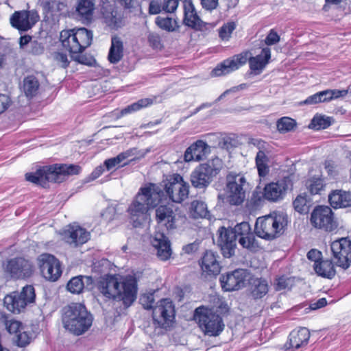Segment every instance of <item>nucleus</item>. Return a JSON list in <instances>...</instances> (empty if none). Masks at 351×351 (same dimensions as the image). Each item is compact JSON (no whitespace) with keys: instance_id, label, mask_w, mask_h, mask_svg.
Returning a JSON list of instances; mask_svg holds the SVG:
<instances>
[{"instance_id":"nucleus-9","label":"nucleus","mask_w":351,"mask_h":351,"mask_svg":"<svg viewBox=\"0 0 351 351\" xmlns=\"http://www.w3.org/2000/svg\"><path fill=\"white\" fill-rule=\"evenodd\" d=\"M222 166V162L218 157H215L206 162L199 165L191 175L192 185L197 189L207 186L213 176L217 175Z\"/></svg>"},{"instance_id":"nucleus-57","label":"nucleus","mask_w":351,"mask_h":351,"mask_svg":"<svg viewBox=\"0 0 351 351\" xmlns=\"http://www.w3.org/2000/svg\"><path fill=\"white\" fill-rule=\"evenodd\" d=\"M140 302L144 308H152L154 302V295L152 293L144 294L141 297Z\"/></svg>"},{"instance_id":"nucleus-16","label":"nucleus","mask_w":351,"mask_h":351,"mask_svg":"<svg viewBox=\"0 0 351 351\" xmlns=\"http://www.w3.org/2000/svg\"><path fill=\"white\" fill-rule=\"evenodd\" d=\"M5 271L12 278L25 279L32 275L34 267L28 260L23 258H15L7 262Z\"/></svg>"},{"instance_id":"nucleus-17","label":"nucleus","mask_w":351,"mask_h":351,"mask_svg":"<svg viewBox=\"0 0 351 351\" xmlns=\"http://www.w3.org/2000/svg\"><path fill=\"white\" fill-rule=\"evenodd\" d=\"M12 27L19 31H27L39 20V15L36 10H22L15 12L10 17Z\"/></svg>"},{"instance_id":"nucleus-31","label":"nucleus","mask_w":351,"mask_h":351,"mask_svg":"<svg viewBox=\"0 0 351 351\" xmlns=\"http://www.w3.org/2000/svg\"><path fill=\"white\" fill-rule=\"evenodd\" d=\"M201 268L204 273L208 275H217L220 272V265L215 254L207 251L202 259Z\"/></svg>"},{"instance_id":"nucleus-18","label":"nucleus","mask_w":351,"mask_h":351,"mask_svg":"<svg viewBox=\"0 0 351 351\" xmlns=\"http://www.w3.org/2000/svg\"><path fill=\"white\" fill-rule=\"evenodd\" d=\"M248 54V51H244L223 60L212 71V75L221 76L237 70L247 62Z\"/></svg>"},{"instance_id":"nucleus-13","label":"nucleus","mask_w":351,"mask_h":351,"mask_svg":"<svg viewBox=\"0 0 351 351\" xmlns=\"http://www.w3.org/2000/svg\"><path fill=\"white\" fill-rule=\"evenodd\" d=\"M174 318V306L169 299L161 300L153 308V319L160 327L169 326Z\"/></svg>"},{"instance_id":"nucleus-1","label":"nucleus","mask_w":351,"mask_h":351,"mask_svg":"<svg viewBox=\"0 0 351 351\" xmlns=\"http://www.w3.org/2000/svg\"><path fill=\"white\" fill-rule=\"evenodd\" d=\"M96 287L106 298L123 301L128 306L136 298L137 282L132 276H106L97 280Z\"/></svg>"},{"instance_id":"nucleus-38","label":"nucleus","mask_w":351,"mask_h":351,"mask_svg":"<svg viewBox=\"0 0 351 351\" xmlns=\"http://www.w3.org/2000/svg\"><path fill=\"white\" fill-rule=\"evenodd\" d=\"M135 155V149H128L124 152L120 153L118 156L114 158H111L109 159H107L104 161V165L106 166L107 170H110L112 168L117 167V166H123V165H121L122 162H123L125 160L128 159L129 158L134 156ZM127 163H123V165H126Z\"/></svg>"},{"instance_id":"nucleus-58","label":"nucleus","mask_w":351,"mask_h":351,"mask_svg":"<svg viewBox=\"0 0 351 351\" xmlns=\"http://www.w3.org/2000/svg\"><path fill=\"white\" fill-rule=\"evenodd\" d=\"M162 10V3L158 0H151L149 5V13L158 14Z\"/></svg>"},{"instance_id":"nucleus-12","label":"nucleus","mask_w":351,"mask_h":351,"mask_svg":"<svg viewBox=\"0 0 351 351\" xmlns=\"http://www.w3.org/2000/svg\"><path fill=\"white\" fill-rule=\"evenodd\" d=\"M38 265L43 276L48 280L56 281L62 274L60 263L53 255H40L38 258Z\"/></svg>"},{"instance_id":"nucleus-19","label":"nucleus","mask_w":351,"mask_h":351,"mask_svg":"<svg viewBox=\"0 0 351 351\" xmlns=\"http://www.w3.org/2000/svg\"><path fill=\"white\" fill-rule=\"evenodd\" d=\"M291 185V180L287 177L276 182H271L264 188V197L271 202H278L283 199Z\"/></svg>"},{"instance_id":"nucleus-56","label":"nucleus","mask_w":351,"mask_h":351,"mask_svg":"<svg viewBox=\"0 0 351 351\" xmlns=\"http://www.w3.org/2000/svg\"><path fill=\"white\" fill-rule=\"evenodd\" d=\"M162 3L163 11L172 13L176 10L179 1L178 0H164Z\"/></svg>"},{"instance_id":"nucleus-32","label":"nucleus","mask_w":351,"mask_h":351,"mask_svg":"<svg viewBox=\"0 0 351 351\" xmlns=\"http://www.w3.org/2000/svg\"><path fill=\"white\" fill-rule=\"evenodd\" d=\"M330 205L335 208L351 206V193L342 190L332 191L328 196Z\"/></svg>"},{"instance_id":"nucleus-53","label":"nucleus","mask_w":351,"mask_h":351,"mask_svg":"<svg viewBox=\"0 0 351 351\" xmlns=\"http://www.w3.org/2000/svg\"><path fill=\"white\" fill-rule=\"evenodd\" d=\"M117 213V208L116 206L111 205L108 206L103 212L101 213V217L106 222H110L112 221Z\"/></svg>"},{"instance_id":"nucleus-30","label":"nucleus","mask_w":351,"mask_h":351,"mask_svg":"<svg viewBox=\"0 0 351 351\" xmlns=\"http://www.w3.org/2000/svg\"><path fill=\"white\" fill-rule=\"evenodd\" d=\"M271 58V50L268 47L262 49L261 53L254 57L248 56L250 68L253 71L261 72L269 62Z\"/></svg>"},{"instance_id":"nucleus-27","label":"nucleus","mask_w":351,"mask_h":351,"mask_svg":"<svg viewBox=\"0 0 351 351\" xmlns=\"http://www.w3.org/2000/svg\"><path fill=\"white\" fill-rule=\"evenodd\" d=\"M152 244L157 250V256L160 259L166 261L171 256L170 242L164 233L156 232L152 239Z\"/></svg>"},{"instance_id":"nucleus-37","label":"nucleus","mask_w":351,"mask_h":351,"mask_svg":"<svg viewBox=\"0 0 351 351\" xmlns=\"http://www.w3.org/2000/svg\"><path fill=\"white\" fill-rule=\"evenodd\" d=\"M190 215L194 219L206 218L209 215L207 205L202 200H193L189 207Z\"/></svg>"},{"instance_id":"nucleus-45","label":"nucleus","mask_w":351,"mask_h":351,"mask_svg":"<svg viewBox=\"0 0 351 351\" xmlns=\"http://www.w3.org/2000/svg\"><path fill=\"white\" fill-rule=\"evenodd\" d=\"M331 125V118L324 115H315L309 127L315 130L325 129Z\"/></svg>"},{"instance_id":"nucleus-60","label":"nucleus","mask_w":351,"mask_h":351,"mask_svg":"<svg viewBox=\"0 0 351 351\" xmlns=\"http://www.w3.org/2000/svg\"><path fill=\"white\" fill-rule=\"evenodd\" d=\"M280 41V36L274 29H271L265 38V43L267 45H273Z\"/></svg>"},{"instance_id":"nucleus-43","label":"nucleus","mask_w":351,"mask_h":351,"mask_svg":"<svg viewBox=\"0 0 351 351\" xmlns=\"http://www.w3.org/2000/svg\"><path fill=\"white\" fill-rule=\"evenodd\" d=\"M43 8L52 13L62 12L66 9V3L64 0H46L43 3Z\"/></svg>"},{"instance_id":"nucleus-33","label":"nucleus","mask_w":351,"mask_h":351,"mask_svg":"<svg viewBox=\"0 0 351 351\" xmlns=\"http://www.w3.org/2000/svg\"><path fill=\"white\" fill-rule=\"evenodd\" d=\"M123 56V45L121 38L113 36L111 39V46L109 50L108 58L110 63L119 62Z\"/></svg>"},{"instance_id":"nucleus-62","label":"nucleus","mask_w":351,"mask_h":351,"mask_svg":"<svg viewBox=\"0 0 351 351\" xmlns=\"http://www.w3.org/2000/svg\"><path fill=\"white\" fill-rule=\"evenodd\" d=\"M307 257L314 263H319L322 261V253L317 250L312 249L308 252Z\"/></svg>"},{"instance_id":"nucleus-15","label":"nucleus","mask_w":351,"mask_h":351,"mask_svg":"<svg viewBox=\"0 0 351 351\" xmlns=\"http://www.w3.org/2000/svg\"><path fill=\"white\" fill-rule=\"evenodd\" d=\"M311 222L313 226L326 231L334 230L337 225L328 206H318L311 213Z\"/></svg>"},{"instance_id":"nucleus-52","label":"nucleus","mask_w":351,"mask_h":351,"mask_svg":"<svg viewBox=\"0 0 351 351\" xmlns=\"http://www.w3.org/2000/svg\"><path fill=\"white\" fill-rule=\"evenodd\" d=\"M236 27L235 23L233 22L228 23L223 25L219 29V36L223 40H228L232 32Z\"/></svg>"},{"instance_id":"nucleus-5","label":"nucleus","mask_w":351,"mask_h":351,"mask_svg":"<svg viewBox=\"0 0 351 351\" xmlns=\"http://www.w3.org/2000/svg\"><path fill=\"white\" fill-rule=\"evenodd\" d=\"M62 319L65 329L76 335L87 331L93 323L91 314L80 303H73L64 307Z\"/></svg>"},{"instance_id":"nucleus-21","label":"nucleus","mask_w":351,"mask_h":351,"mask_svg":"<svg viewBox=\"0 0 351 351\" xmlns=\"http://www.w3.org/2000/svg\"><path fill=\"white\" fill-rule=\"evenodd\" d=\"M63 240L73 247L86 243L90 239V233L78 225H71L62 233Z\"/></svg>"},{"instance_id":"nucleus-4","label":"nucleus","mask_w":351,"mask_h":351,"mask_svg":"<svg viewBox=\"0 0 351 351\" xmlns=\"http://www.w3.org/2000/svg\"><path fill=\"white\" fill-rule=\"evenodd\" d=\"M81 167L75 165H59L43 167L35 173H27L25 178L32 183L45 186L47 182H62L69 176L77 175Z\"/></svg>"},{"instance_id":"nucleus-23","label":"nucleus","mask_w":351,"mask_h":351,"mask_svg":"<svg viewBox=\"0 0 351 351\" xmlns=\"http://www.w3.org/2000/svg\"><path fill=\"white\" fill-rule=\"evenodd\" d=\"M210 152V146L206 142L198 140L186 149L184 159L186 162L199 161L206 158Z\"/></svg>"},{"instance_id":"nucleus-47","label":"nucleus","mask_w":351,"mask_h":351,"mask_svg":"<svg viewBox=\"0 0 351 351\" xmlns=\"http://www.w3.org/2000/svg\"><path fill=\"white\" fill-rule=\"evenodd\" d=\"M296 123L294 119L289 117H282L277 121L278 130L281 133L288 132L292 130Z\"/></svg>"},{"instance_id":"nucleus-20","label":"nucleus","mask_w":351,"mask_h":351,"mask_svg":"<svg viewBox=\"0 0 351 351\" xmlns=\"http://www.w3.org/2000/svg\"><path fill=\"white\" fill-rule=\"evenodd\" d=\"M247 278V274L245 270L236 269L230 274L221 276L220 282L223 290L231 291L243 287Z\"/></svg>"},{"instance_id":"nucleus-24","label":"nucleus","mask_w":351,"mask_h":351,"mask_svg":"<svg viewBox=\"0 0 351 351\" xmlns=\"http://www.w3.org/2000/svg\"><path fill=\"white\" fill-rule=\"evenodd\" d=\"M310 338L309 330L306 328H300L293 330L289 337V340L284 348L287 351H295L308 343Z\"/></svg>"},{"instance_id":"nucleus-54","label":"nucleus","mask_w":351,"mask_h":351,"mask_svg":"<svg viewBox=\"0 0 351 351\" xmlns=\"http://www.w3.org/2000/svg\"><path fill=\"white\" fill-rule=\"evenodd\" d=\"M53 58L57 64L62 68H66L69 61L66 53L60 51H56L53 53Z\"/></svg>"},{"instance_id":"nucleus-29","label":"nucleus","mask_w":351,"mask_h":351,"mask_svg":"<svg viewBox=\"0 0 351 351\" xmlns=\"http://www.w3.org/2000/svg\"><path fill=\"white\" fill-rule=\"evenodd\" d=\"M93 284V279L89 276H78L72 278L67 283V289L73 293L79 294L84 288L90 289Z\"/></svg>"},{"instance_id":"nucleus-46","label":"nucleus","mask_w":351,"mask_h":351,"mask_svg":"<svg viewBox=\"0 0 351 351\" xmlns=\"http://www.w3.org/2000/svg\"><path fill=\"white\" fill-rule=\"evenodd\" d=\"M306 187L311 194L319 193L324 188L323 180L319 178H312L306 181Z\"/></svg>"},{"instance_id":"nucleus-36","label":"nucleus","mask_w":351,"mask_h":351,"mask_svg":"<svg viewBox=\"0 0 351 351\" xmlns=\"http://www.w3.org/2000/svg\"><path fill=\"white\" fill-rule=\"evenodd\" d=\"M39 87V82L34 75H29L24 78L22 89L27 97L32 98L36 95Z\"/></svg>"},{"instance_id":"nucleus-48","label":"nucleus","mask_w":351,"mask_h":351,"mask_svg":"<svg viewBox=\"0 0 351 351\" xmlns=\"http://www.w3.org/2000/svg\"><path fill=\"white\" fill-rule=\"evenodd\" d=\"M232 229L238 241L239 238L247 236L249 234L252 232L251 230V227L247 222H241L236 225Z\"/></svg>"},{"instance_id":"nucleus-41","label":"nucleus","mask_w":351,"mask_h":351,"mask_svg":"<svg viewBox=\"0 0 351 351\" xmlns=\"http://www.w3.org/2000/svg\"><path fill=\"white\" fill-rule=\"evenodd\" d=\"M238 242L243 247L252 252H257L261 249L253 232L247 236L239 238Z\"/></svg>"},{"instance_id":"nucleus-39","label":"nucleus","mask_w":351,"mask_h":351,"mask_svg":"<svg viewBox=\"0 0 351 351\" xmlns=\"http://www.w3.org/2000/svg\"><path fill=\"white\" fill-rule=\"evenodd\" d=\"M268 292L267 282L262 278H256L251 282V293L254 298H262Z\"/></svg>"},{"instance_id":"nucleus-42","label":"nucleus","mask_w":351,"mask_h":351,"mask_svg":"<svg viewBox=\"0 0 351 351\" xmlns=\"http://www.w3.org/2000/svg\"><path fill=\"white\" fill-rule=\"evenodd\" d=\"M102 11L103 17L105 23L110 27L117 28L121 25V19L117 16V12H114L112 8H104Z\"/></svg>"},{"instance_id":"nucleus-51","label":"nucleus","mask_w":351,"mask_h":351,"mask_svg":"<svg viewBox=\"0 0 351 351\" xmlns=\"http://www.w3.org/2000/svg\"><path fill=\"white\" fill-rule=\"evenodd\" d=\"M31 339L32 336L23 329L16 335L14 341L19 346L23 347L29 343Z\"/></svg>"},{"instance_id":"nucleus-7","label":"nucleus","mask_w":351,"mask_h":351,"mask_svg":"<svg viewBox=\"0 0 351 351\" xmlns=\"http://www.w3.org/2000/svg\"><path fill=\"white\" fill-rule=\"evenodd\" d=\"M193 317L205 335L218 336L224 328L221 317L211 308L199 306L195 310Z\"/></svg>"},{"instance_id":"nucleus-11","label":"nucleus","mask_w":351,"mask_h":351,"mask_svg":"<svg viewBox=\"0 0 351 351\" xmlns=\"http://www.w3.org/2000/svg\"><path fill=\"white\" fill-rule=\"evenodd\" d=\"M165 190L169 198L173 202L181 203L187 198L189 185L180 174L175 173L167 179Z\"/></svg>"},{"instance_id":"nucleus-55","label":"nucleus","mask_w":351,"mask_h":351,"mask_svg":"<svg viewBox=\"0 0 351 351\" xmlns=\"http://www.w3.org/2000/svg\"><path fill=\"white\" fill-rule=\"evenodd\" d=\"M6 328L10 334H16V335L23 328L21 326V323L16 320H10L6 324Z\"/></svg>"},{"instance_id":"nucleus-63","label":"nucleus","mask_w":351,"mask_h":351,"mask_svg":"<svg viewBox=\"0 0 351 351\" xmlns=\"http://www.w3.org/2000/svg\"><path fill=\"white\" fill-rule=\"evenodd\" d=\"M31 49L29 52L34 55H39L43 52L44 48L41 44L36 41H32L31 43Z\"/></svg>"},{"instance_id":"nucleus-61","label":"nucleus","mask_w":351,"mask_h":351,"mask_svg":"<svg viewBox=\"0 0 351 351\" xmlns=\"http://www.w3.org/2000/svg\"><path fill=\"white\" fill-rule=\"evenodd\" d=\"M219 0H200L201 5L203 8L206 10L212 11L218 6Z\"/></svg>"},{"instance_id":"nucleus-2","label":"nucleus","mask_w":351,"mask_h":351,"mask_svg":"<svg viewBox=\"0 0 351 351\" xmlns=\"http://www.w3.org/2000/svg\"><path fill=\"white\" fill-rule=\"evenodd\" d=\"M162 191L154 184L141 188L135 198L128 208L133 226H141L146 219L150 208L155 207L160 202Z\"/></svg>"},{"instance_id":"nucleus-10","label":"nucleus","mask_w":351,"mask_h":351,"mask_svg":"<svg viewBox=\"0 0 351 351\" xmlns=\"http://www.w3.org/2000/svg\"><path fill=\"white\" fill-rule=\"evenodd\" d=\"M34 288L31 285L24 287L21 292L13 291L7 295L3 300L6 308L14 313H19L35 300Z\"/></svg>"},{"instance_id":"nucleus-14","label":"nucleus","mask_w":351,"mask_h":351,"mask_svg":"<svg viewBox=\"0 0 351 351\" xmlns=\"http://www.w3.org/2000/svg\"><path fill=\"white\" fill-rule=\"evenodd\" d=\"M330 248L337 265L343 269L348 268L351 264V241L341 238L333 241Z\"/></svg>"},{"instance_id":"nucleus-49","label":"nucleus","mask_w":351,"mask_h":351,"mask_svg":"<svg viewBox=\"0 0 351 351\" xmlns=\"http://www.w3.org/2000/svg\"><path fill=\"white\" fill-rule=\"evenodd\" d=\"M293 207L300 213H306L308 210L307 199L305 196L298 195L293 201Z\"/></svg>"},{"instance_id":"nucleus-26","label":"nucleus","mask_w":351,"mask_h":351,"mask_svg":"<svg viewBox=\"0 0 351 351\" xmlns=\"http://www.w3.org/2000/svg\"><path fill=\"white\" fill-rule=\"evenodd\" d=\"M156 218L158 223L165 226L167 230H173L176 228V214L169 205H160L157 207Z\"/></svg>"},{"instance_id":"nucleus-40","label":"nucleus","mask_w":351,"mask_h":351,"mask_svg":"<svg viewBox=\"0 0 351 351\" xmlns=\"http://www.w3.org/2000/svg\"><path fill=\"white\" fill-rule=\"evenodd\" d=\"M155 23L160 29L169 32H174L179 27L176 20L168 16H157Z\"/></svg>"},{"instance_id":"nucleus-35","label":"nucleus","mask_w":351,"mask_h":351,"mask_svg":"<svg viewBox=\"0 0 351 351\" xmlns=\"http://www.w3.org/2000/svg\"><path fill=\"white\" fill-rule=\"evenodd\" d=\"M94 10L93 0H77L76 12L82 19L90 21L93 16Z\"/></svg>"},{"instance_id":"nucleus-59","label":"nucleus","mask_w":351,"mask_h":351,"mask_svg":"<svg viewBox=\"0 0 351 351\" xmlns=\"http://www.w3.org/2000/svg\"><path fill=\"white\" fill-rule=\"evenodd\" d=\"M149 45L155 49L160 48L162 46L160 37L156 33H149L148 36Z\"/></svg>"},{"instance_id":"nucleus-6","label":"nucleus","mask_w":351,"mask_h":351,"mask_svg":"<svg viewBox=\"0 0 351 351\" xmlns=\"http://www.w3.org/2000/svg\"><path fill=\"white\" fill-rule=\"evenodd\" d=\"M288 223V217L282 212L258 217L255 224V233L262 239L272 240L282 234Z\"/></svg>"},{"instance_id":"nucleus-44","label":"nucleus","mask_w":351,"mask_h":351,"mask_svg":"<svg viewBox=\"0 0 351 351\" xmlns=\"http://www.w3.org/2000/svg\"><path fill=\"white\" fill-rule=\"evenodd\" d=\"M154 100L150 98H144L139 99L135 103L127 106L121 110L122 114H126L128 113L138 111L143 108H146L153 104Z\"/></svg>"},{"instance_id":"nucleus-3","label":"nucleus","mask_w":351,"mask_h":351,"mask_svg":"<svg viewBox=\"0 0 351 351\" xmlns=\"http://www.w3.org/2000/svg\"><path fill=\"white\" fill-rule=\"evenodd\" d=\"M60 40L64 49L70 52L72 57L77 62L90 65V62L86 61L82 56H73L75 54L82 53L85 49L89 47L93 40V33L86 28L82 27L62 30L60 33Z\"/></svg>"},{"instance_id":"nucleus-22","label":"nucleus","mask_w":351,"mask_h":351,"mask_svg":"<svg viewBox=\"0 0 351 351\" xmlns=\"http://www.w3.org/2000/svg\"><path fill=\"white\" fill-rule=\"evenodd\" d=\"M219 245L224 257L230 258L234 253L237 238L233 229L221 227L219 230Z\"/></svg>"},{"instance_id":"nucleus-8","label":"nucleus","mask_w":351,"mask_h":351,"mask_svg":"<svg viewBox=\"0 0 351 351\" xmlns=\"http://www.w3.org/2000/svg\"><path fill=\"white\" fill-rule=\"evenodd\" d=\"M247 189L248 182L244 175L230 172L226 176L225 193L230 204H241L245 199Z\"/></svg>"},{"instance_id":"nucleus-64","label":"nucleus","mask_w":351,"mask_h":351,"mask_svg":"<svg viewBox=\"0 0 351 351\" xmlns=\"http://www.w3.org/2000/svg\"><path fill=\"white\" fill-rule=\"evenodd\" d=\"M10 103V99L7 95L0 94V114L3 112L8 108Z\"/></svg>"},{"instance_id":"nucleus-50","label":"nucleus","mask_w":351,"mask_h":351,"mask_svg":"<svg viewBox=\"0 0 351 351\" xmlns=\"http://www.w3.org/2000/svg\"><path fill=\"white\" fill-rule=\"evenodd\" d=\"M294 284L293 278H288L282 276L276 279L275 284L276 289L277 291H281L286 289H291Z\"/></svg>"},{"instance_id":"nucleus-28","label":"nucleus","mask_w":351,"mask_h":351,"mask_svg":"<svg viewBox=\"0 0 351 351\" xmlns=\"http://www.w3.org/2000/svg\"><path fill=\"white\" fill-rule=\"evenodd\" d=\"M184 23L191 27L197 28L202 26V21L197 14L191 1H184Z\"/></svg>"},{"instance_id":"nucleus-34","label":"nucleus","mask_w":351,"mask_h":351,"mask_svg":"<svg viewBox=\"0 0 351 351\" xmlns=\"http://www.w3.org/2000/svg\"><path fill=\"white\" fill-rule=\"evenodd\" d=\"M313 267L315 273L323 278L331 279L335 276L336 270L330 260H322L319 263H314Z\"/></svg>"},{"instance_id":"nucleus-25","label":"nucleus","mask_w":351,"mask_h":351,"mask_svg":"<svg viewBox=\"0 0 351 351\" xmlns=\"http://www.w3.org/2000/svg\"><path fill=\"white\" fill-rule=\"evenodd\" d=\"M251 143L256 146L259 151L256 156V165L260 176L264 177L269 172L268 162L269 158L265 150L266 149L267 143L260 139H252Z\"/></svg>"}]
</instances>
